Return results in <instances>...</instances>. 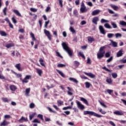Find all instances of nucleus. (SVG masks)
I'll return each instance as SVG.
<instances>
[{
	"label": "nucleus",
	"instance_id": "obj_1",
	"mask_svg": "<svg viewBox=\"0 0 126 126\" xmlns=\"http://www.w3.org/2000/svg\"><path fill=\"white\" fill-rule=\"evenodd\" d=\"M62 46L63 50H64V51L67 53L68 56L70 57H72V50H70V48L69 47H68V45H67L66 43L63 42L62 44Z\"/></svg>",
	"mask_w": 126,
	"mask_h": 126
},
{
	"label": "nucleus",
	"instance_id": "obj_2",
	"mask_svg": "<svg viewBox=\"0 0 126 126\" xmlns=\"http://www.w3.org/2000/svg\"><path fill=\"white\" fill-rule=\"evenodd\" d=\"M104 49L105 46H102L100 48L97 54V57L98 60H101V59L104 57V55H105V50H104Z\"/></svg>",
	"mask_w": 126,
	"mask_h": 126
},
{
	"label": "nucleus",
	"instance_id": "obj_3",
	"mask_svg": "<svg viewBox=\"0 0 126 126\" xmlns=\"http://www.w3.org/2000/svg\"><path fill=\"white\" fill-rule=\"evenodd\" d=\"M84 115H90V116H94V117H96V118H102L103 117L101 115H99L93 111H84Z\"/></svg>",
	"mask_w": 126,
	"mask_h": 126
},
{
	"label": "nucleus",
	"instance_id": "obj_4",
	"mask_svg": "<svg viewBox=\"0 0 126 126\" xmlns=\"http://www.w3.org/2000/svg\"><path fill=\"white\" fill-rule=\"evenodd\" d=\"M80 11L82 13L87 12V9H86V6H85V4H84V2H83V1L81 2Z\"/></svg>",
	"mask_w": 126,
	"mask_h": 126
},
{
	"label": "nucleus",
	"instance_id": "obj_5",
	"mask_svg": "<svg viewBox=\"0 0 126 126\" xmlns=\"http://www.w3.org/2000/svg\"><path fill=\"white\" fill-rule=\"evenodd\" d=\"M44 33L45 34L46 36L48 37V38L50 41L52 40L51 37L52 35H51V33H50V32L49 31H47V30L45 29L44 30Z\"/></svg>",
	"mask_w": 126,
	"mask_h": 126
},
{
	"label": "nucleus",
	"instance_id": "obj_6",
	"mask_svg": "<svg viewBox=\"0 0 126 126\" xmlns=\"http://www.w3.org/2000/svg\"><path fill=\"white\" fill-rule=\"evenodd\" d=\"M76 103L77 104L78 108H79V109H80V110H84V109L85 108L84 105L81 104V103H80L79 101L76 100Z\"/></svg>",
	"mask_w": 126,
	"mask_h": 126
},
{
	"label": "nucleus",
	"instance_id": "obj_7",
	"mask_svg": "<svg viewBox=\"0 0 126 126\" xmlns=\"http://www.w3.org/2000/svg\"><path fill=\"white\" fill-rule=\"evenodd\" d=\"M113 114H114V115H116V116H124V112H123V111L122 110H117L116 111H114L113 112Z\"/></svg>",
	"mask_w": 126,
	"mask_h": 126
},
{
	"label": "nucleus",
	"instance_id": "obj_8",
	"mask_svg": "<svg viewBox=\"0 0 126 126\" xmlns=\"http://www.w3.org/2000/svg\"><path fill=\"white\" fill-rule=\"evenodd\" d=\"M99 30L101 34H103V35H106V31H105L103 26H99Z\"/></svg>",
	"mask_w": 126,
	"mask_h": 126
},
{
	"label": "nucleus",
	"instance_id": "obj_9",
	"mask_svg": "<svg viewBox=\"0 0 126 126\" xmlns=\"http://www.w3.org/2000/svg\"><path fill=\"white\" fill-rule=\"evenodd\" d=\"M100 12H101V10L99 9L94 10L92 12V15H93V16H95V15L99 14Z\"/></svg>",
	"mask_w": 126,
	"mask_h": 126
},
{
	"label": "nucleus",
	"instance_id": "obj_10",
	"mask_svg": "<svg viewBox=\"0 0 126 126\" xmlns=\"http://www.w3.org/2000/svg\"><path fill=\"white\" fill-rule=\"evenodd\" d=\"M98 21H99V17H94L92 20L93 23H94V24H95V25H97V24H98Z\"/></svg>",
	"mask_w": 126,
	"mask_h": 126
},
{
	"label": "nucleus",
	"instance_id": "obj_11",
	"mask_svg": "<svg viewBox=\"0 0 126 126\" xmlns=\"http://www.w3.org/2000/svg\"><path fill=\"white\" fill-rule=\"evenodd\" d=\"M84 73L86 75H87L88 76H89V77H91V78H94L95 77V75L93 74L92 73H88L86 72H84Z\"/></svg>",
	"mask_w": 126,
	"mask_h": 126
},
{
	"label": "nucleus",
	"instance_id": "obj_12",
	"mask_svg": "<svg viewBox=\"0 0 126 126\" xmlns=\"http://www.w3.org/2000/svg\"><path fill=\"white\" fill-rule=\"evenodd\" d=\"M10 124L9 122L6 121L5 120H4L2 123H0V126H6Z\"/></svg>",
	"mask_w": 126,
	"mask_h": 126
},
{
	"label": "nucleus",
	"instance_id": "obj_13",
	"mask_svg": "<svg viewBox=\"0 0 126 126\" xmlns=\"http://www.w3.org/2000/svg\"><path fill=\"white\" fill-rule=\"evenodd\" d=\"M15 67L19 70V71H22V69H21V64L20 63H17L15 65Z\"/></svg>",
	"mask_w": 126,
	"mask_h": 126
},
{
	"label": "nucleus",
	"instance_id": "obj_14",
	"mask_svg": "<svg viewBox=\"0 0 126 126\" xmlns=\"http://www.w3.org/2000/svg\"><path fill=\"white\" fill-rule=\"evenodd\" d=\"M123 49H121L117 52V58H120V57H122V56H123Z\"/></svg>",
	"mask_w": 126,
	"mask_h": 126
},
{
	"label": "nucleus",
	"instance_id": "obj_15",
	"mask_svg": "<svg viewBox=\"0 0 126 126\" xmlns=\"http://www.w3.org/2000/svg\"><path fill=\"white\" fill-rule=\"evenodd\" d=\"M110 41L114 48H117L118 47V43L116 41H114L112 40H110Z\"/></svg>",
	"mask_w": 126,
	"mask_h": 126
},
{
	"label": "nucleus",
	"instance_id": "obj_16",
	"mask_svg": "<svg viewBox=\"0 0 126 126\" xmlns=\"http://www.w3.org/2000/svg\"><path fill=\"white\" fill-rule=\"evenodd\" d=\"M0 35L2 37H6V36H7V33L3 31H0Z\"/></svg>",
	"mask_w": 126,
	"mask_h": 126
},
{
	"label": "nucleus",
	"instance_id": "obj_17",
	"mask_svg": "<svg viewBox=\"0 0 126 126\" xmlns=\"http://www.w3.org/2000/svg\"><path fill=\"white\" fill-rule=\"evenodd\" d=\"M80 101H82V102H83L84 104H86V105H87L88 106V101L86 99L83 98V97H80Z\"/></svg>",
	"mask_w": 126,
	"mask_h": 126
},
{
	"label": "nucleus",
	"instance_id": "obj_18",
	"mask_svg": "<svg viewBox=\"0 0 126 126\" xmlns=\"http://www.w3.org/2000/svg\"><path fill=\"white\" fill-rule=\"evenodd\" d=\"M10 89L11 91H15L17 89V88L15 85H12L10 86Z\"/></svg>",
	"mask_w": 126,
	"mask_h": 126
},
{
	"label": "nucleus",
	"instance_id": "obj_19",
	"mask_svg": "<svg viewBox=\"0 0 126 126\" xmlns=\"http://www.w3.org/2000/svg\"><path fill=\"white\" fill-rule=\"evenodd\" d=\"M88 41L89 43H92V42H94L95 41V39L91 36L88 37Z\"/></svg>",
	"mask_w": 126,
	"mask_h": 126
},
{
	"label": "nucleus",
	"instance_id": "obj_20",
	"mask_svg": "<svg viewBox=\"0 0 126 126\" xmlns=\"http://www.w3.org/2000/svg\"><path fill=\"white\" fill-rule=\"evenodd\" d=\"M69 80H70V81H73V82H74V83H76V84L78 83V81H77V80H76V79L74 78L70 77L69 78Z\"/></svg>",
	"mask_w": 126,
	"mask_h": 126
},
{
	"label": "nucleus",
	"instance_id": "obj_21",
	"mask_svg": "<svg viewBox=\"0 0 126 126\" xmlns=\"http://www.w3.org/2000/svg\"><path fill=\"white\" fill-rule=\"evenodd\" d=\"M13 12L17 15V16H20L21 17V14H20V12H19V11L18 10L14 9L13 10Z\"/></svg>",
	"mask_w": 126,
	"mask_h": 126
},
{
	"label": "nucleus",
	"instance_id": "obj_22",
	"mask_svg": "<svg viewBox=\"0 0 126 126\" xmlns=\"http://www.w3.org/2000/svg\"><path fill=\"white\" fill-rule=\"evenodd\" d=\"M111 25L112 26L113 28H114V29L118 28V26L117 25V24H116L115 22H111Z\"/></svg>",
	"mask_w": 126,
	"mask_h": 126
},
{
	"label": "nucleus",
	"instance_id": "obj_23",
	"mask_svg": "<svg viewBox=\"0 0 126 126\" xmlns=\"http://www.w3.org/2000/svg\"><path fill=\"white\" fill-rule=\"evenodd\" d=\"M11 71L13 73L15 74V75L16 76V77H17V78H19L22 77V75L21 74H18L17 73L15 72L14 71L12 70H11Z\"/></svg>",
	"mask_w": 126,
	"mask_h": 126
},
{
	"label": "nucleus",
	"instance_id": "obj_24",
	"mask_svg": "<svg viewBox=\"0 0 126 126\" xmlns=\"http://www.w3.org/2000/svg\"><path fill=\"white\" fill-rule=\"evenodd\" d=\"M106 81L107 83H108V84H112V83H113V81H112L111 78L107 77Z\"/></svg>",
	"mask_w": 126,
	"mask_h": 126
},
{
	"label": "nucleus",
	"instance_id": "obj_25",
	"mask_svg": "<svg viewBox=\"0 0 126 126\" xmlns=\"http://www.w3.org/2000/svg\"><path fill=\"white\" fill-rule=\"evenodd\" d=\"M22 121H24L25 122H28V119H27V118H24L23 116H22L21 119H20L19 120V122L20 123H22Z\"/></svg>",
	"mask_w": 126,
	"mask_h": 126
},
{
	"label": "nucleus",
	"instance_id": "obj_26",
	"mask_svg": "<svg viewBox=\"0 0 126 126\" xmlns=\"http://www.w3.org/2000/svg\"><path fill=\"white\" fill-rule=\"evenodd\" d=\"M25 95L27 97H29V93H30V88L26 89Z\"/></svg>",
	"mask_w": 126,
	"mask_h": 126
},
{
	"label": "nucleus",
	"instance_id": "obj_27",
	"mask_svg": "<svg viewBox=\"0 0 126 126\" xmlns=\"http://www.w3.org/2000/svg\"><path fill=\"white\" fill-rule=\"evenodd\" d=\"M120 25H122L124 27H126V22L124 21H120L119 22Z\"/></svg>",
	"mask_w": 126,
	"mask_h": 126
},
{
	"label": "nucleus",
	"instance_id": "obj_28",
	"mask_svg": "<svg viewBox=\"0 0 126 126\" xmlns=\"http://www.w3.org/2000/svg\"><path fill=\"white\" fill-rule=\"evenodd\" d=\"M104 26L105 28H106L107 29H112V27L111 26V25H110V24H109L108 23H105L104 25Z\"/></svg>",
	"mask_w": 126,
	"mask_h": 126
},
{
	"label": "nucleus",
	"instance_id": "obj_29",
	"mask_svg": "<svg viewBox=\"0 0 126 126\" xmlns=\"http://www.w3.org/2000/svg\"><path fill=\"white\" fill-rule=\"evenodd\" d=\"M36 72L38 73L39 76H42V73H43V71L40 69H36Z\"/></svg>",
	"mask_w": 126,
	"mask_h": 126
},
{
	"label": "nucleus",
	"instance_id": "obj_30",
	"mask_svg": "<svg viewBox=\"0 0 126 126\" xmlns=\"http://www.w3.org/2000/svg\"><path fill=\"white\" fill-rule=\"evenodd\" d=\"M57 72H58V73H59L60 75H61L62 77H63V78H65V75H64V74H63V72H62L60 70H57Z\"/></svg>",
	"mask_w": 126,
	"mask_h": 126
},
{
	"label": "nucleus",
	"instance_id": "obj_31",
	"mask_svg": "<svg viewBox=\"0 0 126 126\" xmlns=\"http://www.w3.org/2000/svg\"><path fill=\"white\" fill-rule=\"evenodd\" d=\"M69 30L70 32H71V33L73 34H75V33H76V31H75V30L74 29L73 27H70L69 28Z\"/></svg>",
	"mask_w": 126,
	"mask_h": 126
},
{
	"label": "nucleus",
	"instance_id": "obj_32",
	"mask_svg": "<svg viewBox=\"0 0 126 126\" xmlns=\"http://www.w3.org/2000/svg\"><path fill=\"white\" fill-rule=\"evenodd\" d=\"M6 47L7 49H9V48H11L12 47H14V44L13 43H8L6 45Z\"/></svg>",
	"mask_w": 126,
	"mask_h": 126
},
{
	"label": "nucleus",
	"instance_id": "obj_33",
	"mask_svg": "<svg viewBox=\"0 0 126 126\" xmlns=\"http://www.w3.org/2000/svg\"><path fill=\"white\" fill-rule=\"evenodd\" d=\"M110 6L114 9V10H118L119 9V7L118 6H116L115 5L111 4Z\"/></svg>",
	"mask_w": 126,
	"mask_h": 126
},
{
	"label": "nucleus",
	"instance_id": "obj_34",
	"mask_svg": "<svg viewBox=\"0 0 126 126\" xmlns=\"http://www.w3.org/2000/svg\"><path fill=\"white\" fill-rule=\"evenodd\" d=\"M35 115H36V112L33 113L32 114H30V120L32 121L33 118L35 116Z\"/></svg>",
	"mask_w": 126,
	"mask_h": 126
},
{
	"label": "nucleus",
	"instance_id": "obj_35",
	"mask_svg": "<svg viewBox=\"0 0 126 126\" xmlns=\"http://www.w3.org/2000/svg\"><path fill=\"white\" fill-rule=\"evenodd\" d=\"M74 64L75 65V67H78L79 66L80 63L78 61H74Z\"/></svg>",
	"mask_w": 126,
	"mask_h": 126
},
{
	"label": "nucleus",
	"instance_id": "obj_36",
	"mask_svg": "<svg viewBox=\"0 0 126 126\" xmlns=\"http://www.w3.org/2000/svg\"><path fill=\"white\" fill-rule=\"evenodd\" d=\"M6 10H7V7H5L2 10V12L5 16L7 15Z\"/></svg>",
	"mask_w": 126,
	"mask_h": 126
},
{
	"label": "nucleus",
	"instance_id": "obj_37",
	"mask_svg": "<svg viewBox=\"0 0 126 126\" xmlns=\"http://www.w3.org/2000/svg\"><path fill=\"white\" fill-rule=\"evenodd\" d=\"M2 100L3 101V102H4L5 103H8V102H9V100L8 99V98L6 97L2 98Z\"/></svg>",
	"mask_w": 126,
	"mask_h": 126
},
{
	"label": "nucleus",
	"instance_id": "obj_38",
	"mask_svg": "<svg viewBox=\"0 0 126 126\" xmlns=\"http://www.w3.org/2000/svg\"><path fill=\"white\" fill-rule=\"evenodd\" d=\"M98 110H99V112H100V113L102 114V115H105L106 113V111L103 110L101 108H98Z\"/></svg>",
	"mask_w": 126,
	"mask_h": 126
},
{
	"label": "nucleus",
	"instance_id": "obj_39",
	"mask_svg": "<svg viewBox=\"0 0 126 126\" xmlns=\"http://www.w3.org/2000/svg\"><path fill=\"white\" fill-rule=\"evenodd\" d=\"M98 102L100 104V105L102 106V107H103L104 108H107V105H106L105 103H104V102H101V101L100 100H98Z\"/></svg>",
	"mask_w": 126,
	"mask_h": 126
},
{
	"label": "nucleus",
	"instance_id": "obj_40",
	"mask_svg": "<svg viewBox=\"0 0 126 126\" xmlns=\"http://www.w3.org/2000/svg\"><path fill=\"white\" fill-rule=\"evenodd\" d=\"M114 36H115V34L114 33H108L107 34V37L109 39H111V38H113Z\"/></svg>",
	"mask_w": 126,
	"mask_h": 126
},
{
	"label": "nucleus",
	"instance_id": "obj_41",
	"mask_svg": "<svg viewBox=\"0 0 126 126\" xmlns=\"http://www.w3.org/2000/svg\"><path fill=\"white\" fill-rule=\"evenodd\" d=\"M101 23H108L109 22V20H107L104 19H101L100 20Z\"/></svg>",
	"mask_w": 126,
	"mask_h": 126
},
{
	"label": "nucleus",
	"instance_id": "obj_42",
	"mask_svg": "<svg viewBox=\"0 0 126 126\" xmlns=\"http://www.w3.org/2000/svg\"><path fill=\"white\" fill-rule=\"evenodd\" d=\"M30 35H31L32 41H36V38H35V35L33 34L32 32H31Z\"/></svg>",
	"mask_w": 126,
	"mask_h": 126
},
{
	"label": "nucleus",
	"instance_id": "obj_43",
	"mask_svg": "<svg viewBox=\"0 0 126 126\" xmlns=\"http://www.w3.org/2000/svg\"><path fill=\"white\" fill-rule=\"evenodd\" d=\"M85 85H86V88H90V86L91 85V84H90V83L88 82H86L85 83Z\"/></svg>",
	"mask_w": 126,
	"mask_h": 126
},
{
	"label": "nucleus",
	"instance_id": "obj_44",
	"mask_svg": "<svg viewBox=\"0 0 126 126\" xmlns=\"http://www.w3.org/2000/svg\"><path fill=\"white\" fill-rule=\"evenodd\" d=\"M111 75L113 78H117V77H118L117 73H112Z\"/></svg>",
	"mask_w": 126,
	"mask_h": 126
},
{
	"label": "nucleus",
	"instance_id": "obj_45",
	"mask_svg": "<svg viewBox=\"0 0 126 126\" xmlns=\"http://www.w3.org/2000/svg\"><path fill=\"white\" fill-rule=\"evenodd\" d=\"M47 109L49 111V112H50V113H54V114H56V113H57V112L53 110V109H52V108H51L50 107H47Z\"/></svg>",
	"mask_w": 126,
	"mask_h": 126
},
{
	"label": "nucleus",
	"instance_id": "obj_46",
	"mask_svg": "<svg viewBox=\"0 0 126 126\" xmlns=\"http://www.w3.org/2000/svg\"><path fill=\"white\" fill-rule=\"evenodd\" d=\"M37 118H39L41 121H44V118H43V115L42 114H38L37 115Z\"/></svg>",
	"mask_w": 126,
	"mask_h": 126
},
{
	"label": "nucleus",
	"instance_id": "obj_47",
	"mask_svg": "<svg viewBox=\"0 0 126 126\" xmlns=\"http://www.w3.org/2000/svg\"><path fill=\"white\" fill-rule=\"evenodd\" d=\"M78 54L81 57L83 58V59H84V60H85V56H84V54H83V53L79 52Z\"/></svg>",
	"mask_w": 126,
	"mask_h": 126
},
{
	"label": "nucleus",
	"instance_id": "obj_48",
	"mask_svg": "<svg viewBox=\"0 0 126 126\" xmlns=\"http://www.w3.org/2000/svg\"><path fill=\"white\" fill-rule=\"evenodd\" d=\"M102 69H104V70H106V71H108V72H112V70L108 69V68H107L106 66L103 67Z\"/></svg>",
	"mask_w": 126,
	"mask_h": 126
},
{
	"label": "nucleus",
	"instance_id": "obj_49",
	"mask_svg": "<svg viewBox=\"0 0 126 126\" xmlns=\"http://www.w3.org/2000/svg\"><path fill=\"white\" fill-rule=\"evenodd\" d=\"M106 91H107V93H108V94H109V95H112V93L114 92L113 90H109V89L107 90Z\"/></svg>",
	"mask_w": 126,
	"mask_h": 126
},
{
	"label": "nucleus",
	"instance_id": "obj_50",
	"mask_svg": "<svg viewBox=\"0 0 126 126\" xmlns=\"http://www.w3.org/2000/svg\"><path fill=\"white\" fill-rule=\"evenodd\" d=\"M58 67H65V64L60 63L57 65Z\"/></svg>",
	"mask_w": 126,
	"mask_h": 126
},
{
	"label": "nucleus",
	"instance_id": "obj_51",
	"mask_svg": "<svg viewBox=\"0 0 126 126\" xmlns=\"http://www.w3.org/2000/svg\"><path fill=\"white\" fill-rule=\"evenodd\" d=\"M116 38H119V37H122V33H117L115 34Z\"/></svg>",
	"mask_w": 126,
	"mask_h": 126
},
{
	"label": "nucleus",
	"instance_id": "obj_52",
	"mask_svg": "<svg viewBox=\"0 0 126 126\" xmlns=\"http://www.w3.org/2000/svg\"><path fill=\"white\" fill-rule=\"evenodd\" d=\"M57 102H58V106H61L62 104H63V101L61 100H58Z\"/></svg>",
	"mask_w": 126,
	"mask_h": 126
},
{
	"label": "nucleus",
	"instance_id": "obj_53",
	"mask_svg": "<svg viewBox=\"0 0 126 126\" xmlns=\"http://www.w3.org/2000/svg\"><path fill=\"white\" fill-rule=\"evenodd\" d=\"M12 21L13 23H14V24H16V23H17V21H16V19H15V18H14V17H13L12 18Z\"/></svg>",
	"mask_w": 126,
	"mask_h": 126
},
{
	"label": "nucleus",
	"instance_id": "obj_54",
	"mask_svg": "<svg viewBox=\"0 0 126 126\" xmlns=\"http://www.w3.org/2000/svg\"><path fill=\"white\" fill-rule=\"evenodd\" d=\"M32 76L30 75H27L25 76V78L26 79H27L28 80H29V79H30V78H31Z\"/></svg>",
	"mask_w": 126,
	"mask_h": 126
},
{
	"label": "nucleus",
	"instance_id": "obj_55",
	"mask_svg": "<svg viewBox=\"0 0 126 126\" xmlns=\"http://www.w3.org/2000/svg\"><path fill=\"white\" fill-rule=\"evenodd\" d=\"M22 82L23 83H28V80L27 79H26L25 78H24V79L22 80Z\"/></svg>",
	"mask_w": 126,
	"mask_h": 126
},
{
	"label": "nucleus",
	"instance_id": "obj_56",
	"mask_svg": "<svg viewBox=\"0 0 126 126\" xmlns=\"http://www.w3.org/2000/svg\"><path fill=\"white\" fill-rule=\"evenodd\" d=\"M32 123H37V124H41V122L38 120V119H35L33 121Z\"/></svg>",
	"mask_w": 126,
	"mask_h": 126
},
{
	"label": "nucleus",
	"instance_id": "obj_57",
	"mask_svg": "<svg viewBox=\"0 0 126 126\" xmlns=\"http://www.w3.org/2000/svg\"><path fill=\"white\" fill-rule=\"evenodd\" d=\"M87 63H88V64H91V60L90 58H88L87 59Z\"/></svg>",
	"mask_w": 126,
	"mask_h": 126
},
{
	"label": "nucleus",
	"instance_id": "obj_58",
	"mask_svg": "<svg viewBox=\"0 0 126 126\" xmlns=\"http://www.w3.org/2000/svg\"><path fill=\"white\" fill-rule=\"evenodd\" d=\"M105 58H110V56H111V54H110V52H107L105 53Z\"/></svg>",
	"mask_w": 126,
	"mask_h": 126
},
{
	"label": "nucleus",
	"instance_id": "obj_59",
	"mask_svg": "<svg viewBox=\"0 0 126 126\" xmlns=\"http://www.w3.org/2000/svg\"><path fill=\"white\" fill-rule=\"evenodd\" d=\"M113 61V56L111 57L109 59L107 60V63H111Z\"/></svg>",
	"mask_w": 126,
	"mask_h": 126
},
{
	"label": "nucleus",
	"instance_id": "obj_60",
	"mask_svg": "<svg viewBox=\"0 0 126 126\" xmlns=\"http://www.w3.org/2000/svg\"><path fill=\"white\" fill-rule=\"evenodd\" d=\"M34 107H35V104L32 103L30 104V108H31V109H33V108H34Z\"/></svg>",
	"mask_w": 126,
	"mask_h": 126
},
{
	"label": "nucleus",
	"instance_id": "obj_61",
	"mask_svg": "<svg viewBox=\"0 0 126 126\" xmlns=\"http://www.w3.org/2000/svg\"><path fill=\"white\" fill-rule=\"evenodd\" d=\"M4 119H10V118H11V117L9 115H5L4 116Z\"/></svg>",
	"mask_w": 126,
	"mask_h": 126
},
{
	"label": "nucleus",
	"instance_id": "obj_62",
	"mask_svg": "<svg viewBox=\"0 0 126 126\" xmlns=\"http://www.w3.org/2000/svg\"><path fill=\"white\" fill-rule=\"evenodd\" d=\"M87 4L88 5H89V6H93V4L92 3V2H87Z\"/></svg>",
	"mask_w": 126,
	"mask_h": 126
},
{
	"label": "nucleus",
	"instance_id": "obj_63",
	"mask_svg": "<svg viewBox=\"0 0 126 126\" xmlns=\"http://www.w3.org/2000/svg\"><path fill=\"white\" fill-rule=\"evenodd\" d=\"M87 22L84 21V20H83L80 23V24L81 25H85V24H86Z\"/></svg>",
	"mask_w": 126,
	"mask_h": 126
},
{
	"label": "nucleus",
	"instance_id": "obj_64",
	"mask_svg": "<svg viewBox=\"0 0 126 126\" xmlns=\"http://www.w3.org/2000/svg\"><path fill=\"white\" fill-rule=\"evenodd\" d=\"M122 63H126V59H122L120 61Z\"/></svg>",
	"mask_w": 126,
	"mask_h": 126
}]
</instances>
